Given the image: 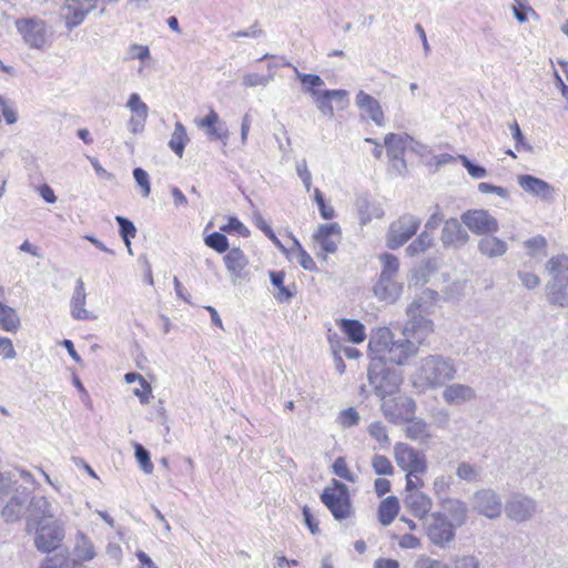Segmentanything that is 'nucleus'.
I'll return each mask as SVG.
<instances>
[{
	"label": "nucleus",
	"mask_w": 568,
	"mask_h": 568,
	"mask_svg": "<svg viewBox=\"0 0 568 568\" xmlns=\"http://www.w3.org/2000/svg\"><path fill=\"white\" fill-rule=\"evenodd\" d=\"M256 225L257 227L263 231V233L280 248H283V245L281 244L280 240L276 237L275 233L273 232L272 227L266 224V222L263 220L262 216L256 217Z\"/></svg>",
	"instance_id": "obj_60"
},
{
	"label": "nucleus",
	"mask_w": 568,
	"mask_h": 568,
	"mask_svg": "<svg viewBox=\"0 0 568 568\" xmlns=\"http://www.w3.org/2000/svg\"><path fill=\"white\" fill-rule=\"evenodd\" d=\"M20 317L16 310L0 302V328L6 332H17Z\"/></svg>",
	"instance_id": "obj_32"
},
{
	"label": "nucleus",
	"mask_w": 568,
	"mask_h": 568,
	"mask_svg": "<svg viewBox=\"0 0 568 568\" xmlns=\"http://www.w3.org/2000/svg\"><path fill=\"white\" fill-rule=\"evenodd\" d=\"M314 200L318 206L321 216L324 220H331L335 216V210L332 206L326 205L323 193L318 189H315L314 191Z\"/></svg>",
	"instance_id": "obj_53"
},
{
	"label": "nucleus",
	"mask_w": 568,
	"mask_h": 568,
	"mask_svg": "<svg viewBox=\"0 0 568 568\" xmlns=\"http://www.w3.org/2000/svg\"><path fill=\"white\" fill-rule=\"evenodd\" d=\"M531 508L530 498L516 495L508 501L506 513L511 520L524 521L529 518Z\"/></svg>",
	"instance_id": "obj_24"
},
{
	"label": "nucleus",
	"mask_w": 568,
	"mask_h": 568,
	"mask_svg": "<svg viewBox=\"0 0 568 568\" xmlns=\"http://www.w3.org/2000/svg\"><path fill=\"white\" fill-rule=\"evenodd\" d=\"M450 477L446 476H439L434 481V490L436 496L439 498H443L442 495L446 494L450 486Z\"/></svg>",
	"instance_id": "obj_61"
},
{
	"label": "nucleus",
	"mask_w": 568,
	"mask_h": 568,
	"mask_svg": "<svg viewBox=\"0 0 568 568\" xmlns=\"http://www.w3.org/2000/svg\"><path fill=\"white\" fill-rule=\"evenodd\" d=\"M97 7V0H85L80 2L79 0H65L62 7V16L65 20V24L69 30L81 24L85 16L94 10Z\"/></svg>",
	"instance_id": "obj_15"
},
{
	"label": "nucleus",
	"mask_w": 568,
	"mask_h": 568,
	"mask_svg": "<svg viewBox=\"0 0 568 568\" xmlns=\"http://www.w3.org/2000/svg\"><path fill=\"white\" fill-rule=\"evenodd\" d=\"M17 475H19V477L26 481L31 484L34 483L32 475L23 469H17L8 474L0 473V495H3L4 493L7 494L12 489L13 485L18 483Z\"/></svg>",
	"instance_id": "obj_33"
},
{
	"label": "nucleus",
	"mask_w": 568,
	"mask_h": 568,
	"mask_svg": "<svg viewBox=\"0 0 568 568\" xmlns=\"http://www.w3.org/2000/svg\"><path fill=\"white\" fill-rule=\"evenodd\" d=\"M189 142V138L186 134V129L181 122H176L174 125V131L169 141V148L179 156L182 158L184 153V149L186 143Z\"/></svg>",
	"instance_id": "obj_31"
},
{
	"label": "nucleus",
	"mask_w": 568,
	"mask_h": 568,
	"mask_svg": "<svg viewBox=\"0 0 568 568\" xmlns=\"http://www.w3.org/2000/svg\"><path fill=\"white\" fill-rule=\"evenodd\" d=\"M415 568H449V566L442 560L422 556L416 560Z\"/></svg>",
	"instance_id": "obj_57"
},
{
	"label": "nucleus",
	"mask_w": 568,
	"mask_h": 568,
	"mask_svg": "<svg viewBox=\"0 0 568 568\" xmlns=\"http://www.w3.org/2000/svg\"><path fill=\"white\" fill-rule=\"evenodd\" d=\"M337 324L349 342L359 344L365 339V326L358 320L342 318Z\"/></svg>",
	"instance_id": "obj_27"
},
{
	"label": "nucleus",
	"mask_w": 568,
	"mask_h": 568,
	"mask_svg": "<svg viewBox=\"0 0 568 568\" xmlns=\"http://www.w3.org/2000/svg\"><path fill=\"white\" fill-rule=\"evenodd\" d=\"M434 423L442 428H447L450 415L447 409H437L433 413Z\"/></svg>",
	"instance_id": "obj_64"
},
{
	"label": "nucleus",
	"mask_w": 568,
	"mask_h": 568,
	"mask_svg": "<svg viewBox=\"0 0 568 568\" xmlns=\"http://www.w3.org/2000/svg\"><path fill=\"white\" fill-rule=\"evenodd\" d=\"M545 295L549 304L568 307V255L551 256L544 265Z\"/></svg>",
	"instance_id": "obj_3"
},
{
	"label": "nucleus",
	"mask_w": 568,
	"mask_h": 568,
	"mask_svg": "<svg viewBox=\"0 0 568 568\" xmlns=\"http://www.w3.org/2000/svg\"><path fill=\"white\" fill-rule=\"evenodd\" d=\"M134 455L143 471L145 474H151L153 471V464L151 462L149 450L144 448L141 444L135 443Z\"/></svg>",
	"instance_id": "obj_43"
},
{
	"label": "nucleus",
	"mask_w": 568,
	"mask_h": 568,
	"mask_svg": "<svg viewBox=\"0 0 568 568\" xmlns=\"http://www.w3.org/2000/svg\"><path fill=\"white\" fill-rule=\"evenodd\" d=\"M420 219L413 214H404L394 221L388 229L386 244L390 250H397L416 234Z\"/></svg>",
	"instance_id": "obj_7"
},
{
	"label": "nucleus",
	"mask_w": 568,
	"mask_h": 568,
	"mask_svg": "<svg viewBox=\"0 0 568 568\" xmlns=\"http://www.w3.org/2000/svg\"><path fill=\"white\" fill-rule=\"evenodd\" d=\"M436 293L427 290L423 295L417 296L407 307V322L403 327V337L415 343L416 347L425 342L427 336L433 332V322L426 317L432 306L429 300Z\"/></svg>",
	"instance_id": "obj_2"
},
{
	"label": "nucleus",
	"mask_w": 568,
	"mask_h": 568,
	"mask_svg": "<svg viewBox=\"0 0 568 568\" xmlns=\"http://www.w3.org/2000/svg\"><path fill=\"white\" fill-rule=\"evenodd\" d=\"M456 475L463 480L476 481L478 478V470L473 465L463 462L458 465Z\"/></svg>",
	"instance_id": "obj_52"
},
{
	"label": "nucleus",
	"mask_w": 568,
	"mask_h": 568,
	"mask_svg": "<svg viewBox=\"0 0 568 568\" xmlns=\"http://www.w3.org/2000/svg\"><path fill=\"white\" fill-rule=\"evenodd\" d=\"M133 178L136 184L141 187L142 195L145 197L149 196L151 193V185L148 172L142 168H135L133 170Z\"/></svg>",
	"instance_id": "obj_50"
},
{
	"label": "nucleus",
	"mask_w": 568,
	"mask_h": 568,
	"mask_svg": "<svg viewBox=\"0 0 568 568\" xmlns=\"http://www.w3.org/2000/svg\"><path fill=\"white\" fill-rule=\"evenodd\" d=\"M478 250L483 255L493 258L504 255L507 251V244L498 237L487 234L478 242Z\"/></svg>",
	"instance_id": "obj_28"
},
{
	"label": "nucleus",
	"mask_w": 568,
	"mask_h": 568,
	"mask_svg": "<svg viewBox=\"0 0 568 568\" xmlns=\"http://www.w3.org/2000/svg\"><path fill=\"white\" fill-rule=\"evenodd\" d=\"M204 243L206 246L216 251L217 253H225L230 247L227 237L220 232H213L206 235Z\"/></svg>",
	"instance_id": "obj_40"
},
{
	"label": "nucleus",
	"mask_w": 568,
	"mask_h": 568,
	"mask_svg": "<svg viewBox=\"0 0 568 568\" xmlns=\"http://www.w3.org/2000/svg\"><path fill=\"white\" fill-rule=\"evenodd\" d=\"M126 108L133 113V115H138L139 118H148L149 108L141 100V97L138 93H132L129 97Z\"/></svg>",
	"instance_id": "obj_44"
},
{
	"label": "nucleus",
	"mask_w": 568,
	"mask_h": 568,
	"mask_svg": "<svg viewBox=\"0 0 568 568\" xmlns=\"http://www.w3.org/2000/svg\"><path fill=\"white\" fill-rule=\"evenodd\" d=\"M356 105L364 110L371 120L378 126L384 125V112L379 102L364 91H359L355 99Z\"/></svg>",
	"instance_id": "obj_23"
},
{
	"label": "nucleus",
	"mask_w": 568,
	"mask_h": 568,
	"mask_svg": "<svg viewBox=\"0 0 568 568\" xmlns=\"http://www.w3.org/2000/svg\"><path fill=\"white\" fill-rule=\"evenodd\" d=\"M0 351L3 352L4 359H13L17 357V352L12 345V342L8 337H0Z\"/></svg>",
	"instance_id": "obj_63"
},
{
	"label": "nucleus",
	"mask_w": 568,
	"mask_h": 568,
	"mask_svg": "<svg viewBox=\"0 0 568 568\" xmlns=\"http://www.w3.org/2000/svg\"><path fill=\"white\" fill-rule=\"evenodd\" d=\"M296 78L304 85V91L313 97V92H322L318 90L323 87L324 80L318 74L302 73L296 67H293Z\"/></svg>",
	"instance_id": "obj_34"
},
{
	"label": "nucleus",
	"mask_w": 568,
	"mask_h": 568,
	"mask_svg": "<svg viewBox=\"0 0 568 568\" xmlns=\"http://www.w3.org/2000/svg\"><path fill=\"white\" fill-rule=\"evenodd\" d=\"M321 500L336 520L347 519L353 515L348 487L337 479H333L332 486L323 490Z\"/></svg>",
	"instance_id": "obj_5"
},
{
	"label": "nucleus",
	"mask_w": 568,
	"mask_h": 568,
	"mask_svg": "<svg viewBox=\"0 0 568 568\" xmlns=\"http://www.w3.org/2000/svg\"><path fill=\"white\" fill-rule=\"evenodd\" d=\"M394 450L397 465L407 474L422 475L426 471V459L415 448L399 443L395 445Z\"/></svg>",
	"instance_id": "obj_12"
},
{
	"label": "nucleus",
	"mask_w": 568,
	"mask_h": 568,
	"mask_svg": "<svg viewBox=\"0 0 568 568\" xmlns=\"http://www.w3.org/2000/svg\"><path fill=\"white\" fill-rule=\"evenodd\" d=\"M372 467L377 475H392L394 471L390 460L383 455L373 457Z\"/></svg>",
	"instance_id": "obj_47"
},
{
	"label": "nucleus",
	"mask_w": 568,
	"mask_h": 568,
	"mask_svg": "<svg viewBox=\"0 0 568 568\" xmlns=\"http://www.w3.org/2000/svg\"><path fill=\"white\" fill-rule=\"evenodd\" d=\"M384 145L386 148L387 156L390 161H399L405 165L404 151L406 148L405 140L402 135L388 133L385 135Z\"/></svg>",
	"instance_id": "obj_26"
},
{
	"label": "nucleus",
	"mask_w": 568,
	"mask_h": 568,
	"mask_svg": "<svg viewBox=\"0 0 568 568\" xmlns=\"http://www.w3.org/2000/svg\"><path fill=\"white\" fill-rule=\"evenodd\" d=\"M381 261L383 262V268L379 275L397 277L399 268L398 258L393 254L385 253L381 256Z\"/></svg>",
	"instance_id": "obj_42"
},
{
	"label": "nucleus",
	"mask_w": 568,
	"mask_h": 568,
	"mask_svg": "<svg viewBox=\"0 0 568 568\" xmlns=\"http://www.w3.org/2000/svg\"><path fill=\"white\" fill-rule=\"evenodd\" d=\"M403 284L394 276H381L374 285L375 296L387 303H394L400 296Z\"/></svg>",
	"instance_id": "obj_19"
},
{
	"label": "nucleus",
	"mask_w": 568,
	"mask_h": 568,
	"mask_svg": "<svg viewBox=\"0 0 568 568\" xmlns=\"http://www.w3.org/2000/svg\"><path fill=\"white\" fill-rule=\"evenodd\" d=\"M87 294L84 283L81 278L75 282V287L71 297V316L74 320H88L90 317L88 310L84 307Z\"/></svg>",
	"instance_id": "obj_25"
},
{
	"label": "nucleus",
	"mask_w": 568,
	"mask_h": 568,
	"mask_svg": "<svg viewBox=\"0 0 568 568\" xmlns=\"http://www.w3.org/2000/svg\"><path fill=\"white\" fill-rule=\"evenodd\" d=\"M456 373L457 368L453 358L435 354L420 359L417 377L425 387L437 388L453 381Z\"/></svg>",
	"instance_id": "obj_4"
},
{
	"label": "nucleus",
	"mask_w": 568,
	"mask_h": 568,
	"mask_svg": "<svg viewBox=\"0 0 568 568\" xmlns=\"http://www.w3.org/2000/svg\"><path fill=\"white\" fill-rule=\"evenodd\" d=\"M24 518L26 532L30 535L37 526L54 519L51 503L43 496H30Z\"/></svg>",
	"instance_id": "obj_11"
},
{
	"label": "nucleus",
	"mask_w": 568,
	"mask_h": 568,
	"mask_svg": "<svg viewBox=\"0 0 568 568\" xmlns=\"http://www.w3.org/2000/svg\"><path fill=\"white\" fill-rule=\"evenodd\" d=\"M459 159L464 165V168L467 170L468 174L474 179H483L487 175V171L485 168L473 163L467 156L459 155Z\"/></svg>",
	"instance_id": "obj_54"
},
{
	"label": "nucleus",
	"mask_w": 568,
	"mask_h": 568,
	"mask_svg": "<svg viewBox=\"0 0 568 568\" xmlns=\"http://www.w3.org/2000/svg\"><path fill=\"white\" fill-rule=\"evenodd\" d=\"M221 230L225 232H237L240 235L246 237L250 235V231L246 226L243 225L236 217H230L229 223L221 227Z\"/></svg>",
	"instance_id": "obj_56"
},
{
	"label": "nucleus",
	"mask_w": 568,
	"mask_h": 568,
	"mask_svg": "<svg viewBox=\"0 0 568 568\" xmlns=\"http://www.w3.org/2000/svg\"><path fill=\"white\" fill-rule=\"evenodd\" d=\"M444 215L439 212V207L436 206V211L429 216V219L425 223V230L428 233H433L438 225L443 222Z\"/></svg>",
	"instance_id": "obj_62"
},
{
	"label": "nucleus",
	"mask_w": 568,
	"mask_h": 568,
	"mask_svg": "<svg viewBox=\"0 0 568 568\" xmlns=\"http://www.w3.org/2000/svg\"><path fill=\"white\" fill-rule=\"evenodd\" d=\"M368 351L371 362L367 367V378L374 393L381 399L394 395L402 384V372L395 365H402L410 356L417 354L414 342L395 339L393 332L387 327L373 331Z\"/></svg>",
	"instance_id": "obj_1"
},
{
	"label": "nucleus",
	"mask_w": 568,
	"mask_h": 568,
	"mask_svg": "<svg viewBox=\"0 0 568 568\" xmlns=\"http://www.w3.org/2000/svg\"><path fill=\"white\" fill-rule=\"evenodd\" d=\"M453 568H479V560L475 556L456 557Z\"/></svg>",
	"instance_id": "obj_58"
},
{
	"label": "nucleus",
	"mask_w": 568,
	"mask_h": 568,
	"mask_svg": "<svg viewBox=\"0 0 568 568\" xmlns=\"http://www.w3.org/2000/svg\"><path fill=\"white\" fill-rule=\"evenodd\" d=\"M442 514H445V518L454 527L458 528L464 526L468 519V506L459 498L444 497L439 498L438 501Z\"/></svg>",
	"instance_id": "obj_16"
},
{
	"label": "nucleus",
	"mask_w": 568,
	"mask_h": 568,
	"mask_svg": "<svg viewBox=\"0 0 568 568\" xmlns=\"http://www.w3.org/2000/svg\"><path fill=\"white\" fill-rule=\"evenodd\" d=\"M294 245L297 247V262L306 271L316 270V264L312 256L302 247L301 243L294 239Z\"/></svg>",
	"instance_id": "obj_48"
},
{
	"label": "nucleus",
	"mask_w": 568,
	"mask_h": 568,
	"mask_svg": "<svg viewBox=\"0 0 568 568\" xmlns=\"http://www.w3.org/2000/svg\"><path fill=\"white\" fill-rule=\"evenodd\" d=\"M359 414L357 410L353 407L343 409L337 417L338 423L343 427H352L358 424L359 422Z\"/></svg>",
	"instance_id": "obj_49"
},
{
	"label": "nucleus",
	"mask_w": 568,
	"mask_h": 568,
	"mask_svg": "<svg viewBox=\"0 0 568 568\" xmlns=\"http://www.w3.org/2000/svg\"><path fill=\"white\" fill-rule=\"evenodd\" d=\"M368 434L375 438L382 447L389 445L390 440L386 427L381 422H374L368 426Z\"/></svg>",
	"instance_id": "obj_45"
},
{
	"label": "nucleus",
	"mask_w": 568,
	"mask_h": 568,
	"mask_svg": "<svg viewBox=\"0 0 568 568\" xmlns=\"http://www.w3.org/2000/svg\"><path fill=\"white\" fill-rule=\"evenodd\" d=\"M333 471L336 476H338L347 481H351V483L355 481V476L348 469L344 457H337L335 459V462L333 464Z\"/></svg>",
	"instance_id": "obj_51"
},
{
	"label": "nucleus",
	"mask_w": 568,
	"mask_h": 568,
	"mask_svg": "<svg viewBox=\"0 0 568 568\" xmlns=\"http://www.w3.org/2000/svg\"><path fill=\"white\" fill-rule=\"evenodd\" d=\"M405 433L409 439L419 443H426L430 438L427 424L419 418L412 419L407 424Z\"/></svg>",
	"instance_id": "obj_30"
},
{
	"label": "nucleus",
	"mask_w": 568,
	"mask_h": 568,
	"mask_svg": "<svg viewBox=\"0 0 568 568\" xmlns=\"http://www.w3.org/2000/svg\"><path fill=\"white\" fill-rule=\"evenodd\" d=\"M10 493L12 494L1 508V517L6 523H16L22 517H26L30 491L27 487H22L21 485L14 487V489L12 488L9 493L0 495V506L3 503L2 497L4 495L8 496Z\"/></svg>",
	"instance_id": "obj_9"
},
{
	"label": "nucleus",
	"mask_w": 568,
	"mask_h": 568,
	"mask_svg": "<svg viewBox=\"0 0 568 568\" xmlns=\"http://www.w3.org/2000/svg\"><path fill=\"white\" fill-rule=\"evenodd\" d=\"M433 242V235L427 231H423L418 237L406 247V253L409 256L418 255L429 248Z\"/></svg>",
	"instance_id": "obj_36"
},
{
	"label": "nucleus",
	"mask_w": 568,
	"mask_h": 568,
	"mask_svg": "<svg viewBox=\"0 0 568 568\" xmlns=\"http://www.w3.org/2000/svg\"><path fill=\"white\" fill-rule=\"evenodd\" d=\"M313 100L316 104L317 109L321 111V113L328 118H334V109L332 105V101L329 100V97L327 95L326 91L322 92H313Z\"/></svg>",
	"instance_id": "obj_41"
},
{
	"label": "nucleus",
	"mask_w": 568,
	"mask_h": 568,
	"mask_svg": "<svg viewBox=\"0 0 568 568\" xmlns=\"http://www.w3.org/2000/svg\"><path fill=\"white\" fill-rule=\"evenodd\" d=\"M16 27L24 42L32 49H44L51 37L47 23L38 18L19 19Z\"/></svg>",
	"instance_id": "obj_8"
},
{
	"label": "nucleus",
	"mask_w": 568,
	"mask_h": 568,
	"mask_svg": "<svg viewBox=\"0 0 568 568\" xmlns=\"http://www.w3.org/2000/svg\"><path fill=\"white\" fill-rule=\"evenodd\" d=\"M313 239L324 253L333 254L342 239L341 226L337 223L321 224Z\"/></svg>",
	"instance_id": "obj_17"
},
{
	"label": "nucleus",
	"mask_w": 568,
	"mask_h": 568,
	"mask_svg": "<svg viewBox=\"0 0 568 568\" xmlns=\"http://www.w3.org/2000/svg\"><path fill=\"white\" fill-rule=\"evenodd\" d=\"M469 240L467 231L462 226L457 219L445 221L440 234V241L444 247H459L465 245Z\"/></svg>",
	"instance_id": "obj_18"
},
{
	"label": "nucleus",
	"mask_w": 568,
	"mask_h": 568,
	"mask_svg": "<svg viewBox=\"0 0 568 568\" xmlns=\"http://www.w3.org/2000/svg\"><path fill=\"white\" fill-rule=\"evenodd\" d=\"M73 561L64 554H55L48 557L40 568H72Z\"/></svg>",
	"instance_id": "obj_46"
},
{
	"label": "nucleus",
	"mask_w": 568,
	"mask_h": 568,
	"mask_svg": "<svg viewBox=\"0 0 568 568\" xmlns=\"http://www.w3.org/2000/svg\"><path fill=\"white\" fill-rule=\"evenodd\" d=\"M223 260L233 283L245 277L244 270L248 265V260L241 248L233 247L229 250Z\"/></svg>",
	"instance_id": "obj_20"
},
{
	"label": "nucleus",
	"mask_w": 568,
	"mask_h": 568,
	"mask_svg": "<svg viewBox=\"0 0 568 568\" xmlns=\"http://www.w3.org/2000/svg\"><path fill=\"white\" fill-rule=\"evenodd\" d=\"M115 221L119 225V233H120V236L122 237V240L124 241L128 250H129V253L132 254V251H131V239L135 237L136 235V227L134 226V224L126 217L124 216H115Z\"/></svg>",
	"instance_id": "obj_37"
},
{
	"label": "nucleus",
	"mask_w": 568,
	"mask_h": 568,
	"mask_svg": "<svg viewBox=\"0 0 568 568\" xmlns=\"http://www.w3.org/2000/svg\"><path fill=\"white\" fill-rule=\"evenodd\" d=\"M463 223L476 234H493L498 230L497 220L485 210H470L462 215Z\"/></svg>",
	"instance_id": "obj_14"
},
{
	"label": "nucleus",
	"mask_w": 568,
	"mask_h": 568,
	"mask_svg": "<svg viewBox=\"0 0 568 568\" xmlns=\"http://www.w3.org/2000/svg\"><path fill=\"white\" fill-rule=\"evenodd\" d=\"M296 172L300 179L302 180L306 191L308 192L312 185V175L307 169V163L305 160H302L296 164Z\"/></svg>",
	"instance_id": "obj_55"
},
{
	"label": "nucleus",
	"mask_w": 568,
	"mask_h": 568,
	"mask_svg": "<svg viewBox=\"0 0 568 568\" xmlns=\"http://www.w3.org/2000/svg\"><path fill=\"white\" fill-rule=\"evenodd\" d=\"M423 525L429 540L442 549L448 548L455 540L456 527L448 523L445 514L434 511L424 518Z\"/></svg>",
	"instance_id": "obj_6"
},
{
	"label": "nucleus",
	"mask_w": 568,
	"mask_h": 568,
	"mask_svg": "<svg viewBox=\"0 0 568 568\" xmlns=\"http://www.w3.org/2000/svg\"><path fill=\"white\" fill-rule=\"evenodd\" d=\"M274 72H268L267 74L246 73L243 77L242 84L245 88L267 87L274 80Z\"/></svg>",
	"instance_id": "obj_39"
},
{
	"label": "nucleus",
	"mask_w": 568,
	"mask_h": 568,
	"mask_svg": "<svg viewBox=\"0 0 568 568\" xmlns=\"http://www.w3.org/2000/svg\"><path fill=\"white\" fill-rule=\"evenodd\" d=\"M130 59H139L141 61L146 60L150 57L149 47L142 44H131L129 47Z\"/></svg>",
	"instance_id": "obj_59"
},
{
	"label": "nucleus",
	"mask_w": 568,
	"mask_h": 568,
	"mask_svg": "<svg viewBox=\"0 0 568 568\" xmlns=\"http://www.w3.org/2000/svg\"><path fill=\"white\" fill-rule=\"evenodd\" d=\"M476 397V392L473 387L465 384H450L446 385L443 390V398L449 405H463L471 402Z\"/></svg>",
	"instance_id": "obj_22"
},
{
	"label": "nucleus",
	"mask_w": 568,
	"mask_h": 568,
	"mask_svg": "<svg viewBox=\"0 0 568 568\" xmlns=\"http://www.w3.org/2000/svg\"><path fill=\"white\" fill-rule=\"evenodd\" d=\"M557 194L558 189L541 179L535 178V197H538L546 203H552Z\"/></svg>",
	"instance_id": "obj_38"
},
{
	"label": "nucleus",
	"mask_w": 568,
	"mask_h": 568,
	"mask_svg": "<svg viewBox=\"0 0 568 568\" xmlns=\"http://www.w3.org/2000/svg\"><path fill=\"white\" fill-rule=\"evenodd\" d=\"M405 507L410 510L413 516L422 519L426 518L432 513V499L423 491L408 493L404 499Z\"/></svg>",
	"instance_id": "obj_21"
},
{
	"label": "nucleus",
	"mask_w": 568,
	"mask_h": 568,
	"mask_svg": "<svg viewBox=\"0 0 568 568\" xmlns=\"http://www.w3.org/2000/svg\"><path fill=\"white\" fill-rule=\"evenodd\" d=\"M399 511L397 497L388 496L378 507V520L383 526H389Z\"/></svg>",
	"instance_id": "obj_29"
},
{
	"label": "nucleus",
	"mask_w": 568,
	"mask_h": 568,
	"mask_svg": "<svg viewBox=\"0 0 568 568\" xmlns=\"http://www.w3.org/2000/svg\"><path fill=\"white\" fill-rule=\"evenodd\" d=\"M74 556L78 560L88 561L94 558L95 550L91 540L80 535L74 546Z\"/></svg>",
	"instance_id": "obj_35"
},
{
	"label": "nucleus",
	"mask_w": 568,
	"mask_h": 568,
	"mask_svg": "<svg viewBox=\"0 0 568 568\" xmlns=\"http://www.w3.org/2000/svg\"><path fill=\"white\" fill-rule=\"evenodd\" d=\"M34 546L41 552H50L57 549L64 538V529L61 523L52 519L32 529Z\"/></svg>",
	"instance_id": "obj_10"
},
{
	"label": "nucleus",
	"mask_w": 568,
	"mask_h": 568,
	"mask_svg": "<svg viewBox=\"0 0 568 568\" xmlns=\"http://www.w3.org/2000/svg\"><path fill=\"white\" fill-rule=\"evenodd\" d=\"M473 507L478 514L496 519L501 515L503 501L495 490L484 488L474 493Z\"/></svg>",
	"instance_id": "obj_13"
}]
</instances>
